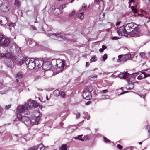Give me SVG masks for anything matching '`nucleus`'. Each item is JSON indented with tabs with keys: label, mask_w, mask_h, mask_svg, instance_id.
Instances as JSON below:
<instances>
[{
	"label": "nucleus",
	"mask_w": 150,
	"mask_h": 150,
	"mask_svg": "<svg viewBox=\"0 0 150 150\" xmlns=\"http://www.w3.org/2000/svg\"><path fill=\"white\" fill-rule=\"evenodd\" d=\"M40 119V117L39 116H33L30 119L26 117H24L23 118V122L27 126L38 124Z\"/></svg>",
	"instance_id": "nucleus-1"
},
{
	"label": "nucleus",
	"mask_w": 150,
	"mask_h": 150,
	"mask_svg": "<svg viewBox=\"0 0 150 150\" xmlns=\"http://www.w3.org/2000/svg\"><path fill=\"white\" fill-rule=\"evenodd\" d=\"M31 109V105L27 103L23 106H18L17 107V110L19 113H25V114L28 115L30 113L28 110Z\"/></svg>",
	"instance_id": "nucleus-2"
},
{
	"label": "nucleus",
	"mask_w": 150,
	"mask_h": 150,
	"mask_svg": "<svg viewBox=\"0 0 150 150\" xmlns=\"http://www.w3.org/2000/svg\"><path fill=\"white\" fill-rule=\"evenodd\" d=\"M10 43L9 38L5 37L2 35L0 34V46L4 47L8 46Z\"/></svg>",
	"instance_id": "nucleus-3"
},
{
	"label": "nucleus",
	"mask_w": 150,
	"mask_h": 150,
	"mask_svg": "<svg viewBox=\"0 0 150 150\" xmlns=\"http://www.w3.org/2000/svg\"><path fill=\"white\" fill-rule=\"evenodd\" d=\"M131 57V56L130 54H126L123 55H119L118 56L117 62H124L130 59Z\"/></svg>",
	"instance_id": "nucleus-4"
},
{
	"label": "nucleus",
	"mask_w": 150,
	"mask_h": 150,
	"mask_svg": "<svg viewBox=\"0 0 150 150\" xmlns=\"http://www.w3.org/2000/svg\"><path fill=\"white\" fill-rule=\"evenodd\" d=\"M46 34L49 36H51L54 39H57L58 40L62 41L65 38L64 36L60 35L59 34L52 33H50V31L46 32Z\"/></svg>",
	"instance_id": "nucleus-5"
},
{
	"label": "nucleus",
	"mask_w": 150,
	"mask_h": 150,
	"mask_svg": "<svg viewBox=\"0 0 150 150\" xmlns=\"http://www.w3.org/2000/svg\"><path fill=\"white\" fill-rule=\"evenodd\" d=\"M56 66L57 67L56 69H59V70H58L59 72H62L64 69V61L62 60L61 59H58L56 60Z\"/></svg>",
	"instance_id": "nucleus-6"
},
{
	"label": "nucleus",
	"mask_w": 150,
	"mask_h": 150,
	"mask_svg": "<svg viewBox=\"0 0 150 150\" xmlns=\"http://www.w3.org/2000/svg\"><path fill=\"white\" fill-rule=\"evenodd\" d=\"M26 65L29 69H34L35 67L34 59V58L27 59L26 62Z\"/></svg>",
	"instance_id": "nucleus-7"
},
{
	"label": "nucleus",
	"mask_w": 150,
	"mask_h": 150,
	"mask_svg": "<svg viewBox=\"0 0 150 150\" xmlns=\"http://www.w3.org/2000/svg\"><path fill=\"white\" fill-rule=\"evenodd\" d=\"M137 25L134 23H131L127 24L125 27L127 32L130 33L133 30L136 28Z\"/></svg>",
	"instance_id": "nucleus-8"
},
{
	"label": "nucleus",
	"mask_w": 150,
	"mask_h": 150,
	"mask_svg": "<svg viewBox=\"0 0 150 150\" xmlns=\"http://www.w3.org/2000/svg\"><path fill=\"white\" fill-rule=\"evenodd\" d=\"M118 33L119 35L126 36L127 35V32L125 27H121L118 30Z\"/></svg>",
	"instance_id": "nucleus-9"
},
{
	"label": "nucleus",
	"mask_w": 150,
	"mask_h": 150,
	"mask_svg": "<svg viewBox=\"0 0 150 150\" xmlns=\"http://www.w3.org/2000/svg\"><path fill=\"white\" fill-rule=\"evenodd\" d=\"M42 68L45 70L47 71L50 69L52 67V64L49 62H43L42 64Z\"/></svg>",
	"instance_id": "nucleus-10"
},
{
	"label": "nucleus",
	"mask_w": 150,
	"mask_h": 150,
	"mask_svg": "<svg viewBox=\"0 0 150 150\" xmlns=\"http://www.w3.org/2000/svg\"><path fill=\"white\" fill-rule=\"evenodd\" d=\"M43 63V61L42 59H34V64L35 67L40 68L42 66Z\"/></svg>",
	"instance_id": "nucleus-11"
},
{
	"label": "nucleus",
	"mask_w": 150,
	"mask_h": 150,
	"mask_svg": "<svg viewBox=\"0 0 150 150\" xmlns=\"http://www.w3.org/2000/svg\"><path fill=\"white\" fill-rule=\"evenodd\" d=\"M139 30L136 27L133 30L129 33L132 37H137L139 35Z\"/></svg>",
	"instance_id": "nucleus-12"
},
{
	"label": "nucleus",
	"mask_w": 150,
	"mask_h": 150,
	"mask_svg": "<svg viewBox=\"0 0 150 150\" xmlns=\"http://www.w3.org/2000/svg\"><path fill=\"white\" fill-rule=\"evenodd\" d=\"M8 22V19L6 17L3 16H0V23L1 25H6Z\"/></svg>",
	"instance_id": "nucleus-13"
},
{
	"label": "nucleus",
	"mask_w": 150,
	"mask_h": 150,
	"mask_svg": "<svg viewBox=\"0 0 150 150\" xmlns=\"http://www.w3.org/2000/svg\"><path fill=\"white\" fill-rule=\"evenodd\" d=\"M0 56L1 57H5L8 58H11L13 57L12 54L10 53H8L6 54L1 53Z\"/></svg>",
	"instance_id": "nucleus-14"
},
{
	"label": "nucleus",
	"mask_w": 150,
	"mask_h": 150,
	"mask_svg": "<svg viewBox=\"0 0 150 150\" xmlns=\"http://www.w3.org/2000/svg\"><path fill=\"white\" fill-rule=\"evenodd\" d=\"M83 96L85 99H89L91 98V94L88 92L85 91L83 93Z\"/></svg>",
	"instance_id": "nucleus-15"
},
{
	"label": "nucleus",
	"mask_w": 150,
	"mask_h": 150,
	"mask_svg": "<svg viewBox=\"0 0 150 150\" xmlns=\"http://www.w3.org/2000/svg\"><path fill=\"white\" fill-rule=\"evenodd\" d=\"M28 104L31 106V108L32 106L34 108H36L38 106V103L35 101L33 100L32 102H29L27 103Z\"/></svg>",
	"instance_id": "nucleus-16"
},
{
	"label": "nucleus",
	"mask_w": 150,
	"mask_h": 150,
	"mask_svg": "<svg viewBox=\"0 0 150 150\" xmlns=\"http://www.w3.org/2000/svg\"><path fill=\"white\" fill-rule=\"evenodd\" d=\"M22 76L23 74L21 72H18L15 76V78H16L17 81V82L19 81L18 79L22 78Z\"/></svg>",
	"instance_id": "nucleus-17"
},
{
	"label": "nucleus",
	"mask_w": 150,
	"mask_h": 150,
	"mask_svg": "<svg viewBox=\"0 0 150 150\" xmlns=\"http://www.w3.org/2000/svg\"><path fill=\"white\" fill-rule=\"evenodd\" d=\"M27 59V58L23 57L21 60L17 62V64L19 66H21L25 62L26 64Z\"/></svg>",
	"instance_id": "nucleus-18"
},
{
	"label": "nucleus",
	"mask_w": 150,
	"mask_h": 150,
	"mask_svg": "<svg viewBox=\"0 0 150 150\" xmlns=\"http://www.w3.org/2000/svg\"><path fill=\"white\" fill-rule=\"evenodd\" d=\"M28 41H29V43L30 45H31V47H33L36 46V43L34 40H30L28 41Z\"/></svg>",
	"instance_id": "nucleus-19"
},
{
	"label": "nucleus",
	"mask_w": 150,
	"mask_h": 150,
	"mask_svg": "<svg viewBox=\"0 0 150 150\" xmlns=\"http://www.w3.org/2000/svg\"><path fill=\"white\" fill-rule=\"evenodd\" d=\"M83 15L84 13L83 12H82L81 13L78 14L77 16L79 19L81 20H82L83 18Z\"/></svg>",
	"instance_id": "nucleus-20"
},
{
	"label": "nucleus",
	"mask_w": 150,
	"mask_h": 150,
	"mask_svg": "<svg viewBox=\"0 0 150 150\" xmlns=\"http://www.w3.org/2000/svg\"><path fill=\"white\" fill-rule=\"evenodd\" d=\"M67 144H63L62 145L60 148V150H67Z\"/></svg>",
	"instance_id": "nucleus-21"
},
{
	"label": "nucleus",
	"mask_w": 150,
	"mask_h": 150,
	"mask_svg": "<svg viewBox=\"0 0 150 150\" xmlns=\"http://www.w3.org/2000/svg\"><path fill=\"white\" fill-rule=\"evenodd\" d=\"M76 129V128L74 126H71L68 129V130L70 131V130H71V131H70L71 132H72Z\"/></svg>",
	"instance_id": "nucleus-22"
},
{
	"label": "nucleus",
	"mask_w": 150,
	"mask_h": 150,
	"mask_svg": "<svg viewBox=\"0 0 150 150\" xmlns=\"http://www.w3.org/2000/svg\"><path fill=\"white\" fill-rule=\"evenodd\" d=\"M110 98V96L108 95H102L101 96V99L102 100H106L109 99Z\"/></svg>",
	"instance_id": "nucleus-23"
},
{
	"label": "nucleus",
	"mask_w": 150,
	"mask_h": 150,
	"mask_svg": "<svg viewBox=\"0 0 150 150\" xmlns=\"http://www.w3.org/2000/svg\"><path fill=\"white\" fill-rule=\"evenodd\" d=\"M145 129L148 130V132L149 134V137H150V125H147L145 127Z\"/></svg>",
	"instance_id": "nucleus-24"
},
{
	"label": "nucleus",
	"mask_w": 150,
	"mask_h": 150,
	"mask_svg": "<svg viewBox=\"0 0 150 150\" xmlns=\"http://www.w3.org/2000/svg\"><path fill=\"white\" fill-rule=\"evenodd\" d=\"M15 4L16 6L19 7L20 6L21 3L19 0H15Z\"/></svg>",
	"instance_id": "nucleus-25"
},
{
	"label": "nucleus",
	"mask_w": 150,
	"mask_h": 150,
	"mask_svg": "<svg viewBox=\"0 0 150 150\" xmlns=\"http://www.w3.org/2000/svg\"><path fill=\"white\" fill-rule=\"evenodd\" d=\"M10 63L11 64L8 63H7L8 66L11 68H13L14 67V63L12 61H11Z\"/></svg>",
	"instance_id": "nucleus-26"
},
{
	"label": "nucleus",
	"mask_w": 150,
	"mask_h": 150,
	"mask_svg": "<svg viewBox=\"0 0 150 150\" xmlns=\"http://www.w3.org/2000/svg\"><path fill=\"white\" fill-rule=\"evenodd\" d=\"M97 60V58L95 56H93L91 59V61L92 62H95Z\"/></svg>",
	"instance_id": "nucleus-27"
},
{
	"label": "nucleus",
	"mask_w": 150,
	"mask_h": 150,
	"mask_svg": "<svg viewBox=\"0 0 150 150\" xmlns=\"http://www.w3.org/2000/svg\"><path fill=\"white\" fill-rule=\"evenodd\" d=\"M38 149L39 148L40 150H43L45 148L43 145L42 144H40L39 146H38Z\"/></svg>",
	"instance_id": "nucleus-28"
},
{
	"label": "nucleus",
	"mask_w": 150,
	"mask_h": 150,
	"mask_svg": "<svg viewBox=\"0 0 150 150\" xmlns=\"http://www.w3.org/2000/svg\"><path fill=\"white\" fill-rule=\"evenodd\" d=\"M54 94L56 96H58L59 95L60 91L58 90H55L54 92Z\"/></svg>",
	"instance_id": "nucleus-29"
},
{
	"label": "nucleus",
	"mask_w": 150,
	"mask_h": 150,
	"mask_svg": "<svg viewBox=\"0 0 150 150\" xmlns=\"http://www.w3.org/2000/svg\"><path fill=\"white\" fill-rule=\"evenodd\" d=\"M130 75L127 72H125L124 73V79H127L128 78L129 76Z\"/></svg>",
	"instance_id": "nucleus-30"
},
{
	"label": "nucleus",
	"mask_w": 150,
	"mask_h": 150,
	"mask_svg": "<svg viewBox=\"0 0 150 150\" xmlns=\"http://www.w3.org/2000/svg\"><path fill=\"white\" fill-rule=\"evenodd\" d=\"M134 83H133L131 84H129V86H130L127 88V89L128 90H131L134 87Z\"/></svg>",
	"instance_id": "nucleus-31"
},
{
	"label": "nucleus",
	"mask_w": 150,
	"mask_h": 150,
	"mask_svg": "<svg viewBox=\"0 0 150 150\" xmlns=\"http://www.w3.org/2000/svg\"><path fill=\"white\" fill-rule=\"evenodd\" d=\"M131 9L134 13H137V9L134 6H133L131 7Z\"/></svg>",
	"instance_id": "nucleus-32"
},
{
	"label": "nucleus",
	"mask_w": 150,
	"mask_h": 150,
	"mask_svg": "<svg viewBox=\"0 0 150 150\" xmlns=\"http://www.w3.org/2000/svg\"><path fill=\"white\" fill-rule=\"evenodd\" d=\"M87 6L85 4H83L82 7V9L84 10H86L87 9Z\"/></svg>",
	"instance_id": "nucleus-33"
},
{
	"label": "nucleus",
	"mask_w": 150,
	"mask_h": 150,
	"mask_svg": "<svg viewBox=\"0 0 150 150\" xmlns=\"http://www.w3.org/2000/svg\"><path fill=\"white\" fill-rule=\"evenodd\" d=\"M118 76L120 79L123 78L124 79V73H120L119 74Z\"/></svg>",
	"instance_id": "nucleus-34"
},
{
	"label": "nucleus",
	"mask_w": 150,
	"mask_h": 150,
	"mask_svg": "<svg viewBox=\"0 0 150 150\" xmlns=\"http://www.w3.org/2000/svg\"><path fill=\"white\" fill-rule=\"evenodd\" d=\"M17 117L18 118L19 120H21V119H23V118L24 117H22L21 115L20 114H17ZM22 120H23V119H22Z\"/></svg>",
	"instance_id": "nucleus-35"
},
{
	"label": "nucleus",
	"mask_w": 150,
	"mask_h": 150,
	"mask_svg": "<svg viewBox=\"0 0 150 150\" xmlns=\"http://www.w3.org/2000/svg\"><path fill=\"white\" fill-rule=\"evenodd\" d=\"M82 136V135H79L78 137H75V138L76 139H79L80 140H81V141H83V139L81 138V137Z\"/></svg>",
	"instance_id": "nucleus-36"
},
{
	"label": "nucleus",
	"mask_w": 150,
	"mask_h": 150,
	"mask_svg": "<svg viewBox=\"0 0 150 150\" xmlns=\"http://www.w3.org/2000/svg\"><path fill=\"white\" fill-rule=\"evenodd\" d=\"M97 77V76H95L93 77H91L90 79V80L92 81L95 80H96V78Z\"/></svg>",
	"instance_id": "nucleus-37"
},
{
	"label": "nucleus",
	"mask_w": 150,
	"mask_h": 150,
	"mask_svg": "<svg viewBox=\"0 0 150 150\" xmlns=\"http://www.w3.org/2000/svg\"><path fill=\"white\" fill-rule=\"evenodd\" d=\"M103 138L104 141L105 142L108 143L110 142V140L109 139H107L106 137H104Z\"/></svg>",
	"instance_id": "nucleus-38"
},
{
	"label": "nucleus",
	"mask_w": 150,
	"mask_h": 150,
	"mask_svg": "<svg viewBox=\"0 0 150 150\" xmlns=\"http://www.w3.org/2000/svg\"><path fill=\"white\" fill-rule=\"evenodd\" d=\"M140 55L143 58H144L145 57V54L144 52L140 53Z\"/></svg>",
	"instance_id": "nucleus-39"
},
{
	"label": "nucleus",
	"mask_w": 150,
	"mask_h": 150,
	"mask_svg": "<svg viewBox=\"0 0 150 150\" xmlns=\"http://www.w3.org/2000/svg\"><path fill=\"white\" fill-rule=\"evenodd\" d=\"M103 61H105L107 58V54H105L103 56Z\"/></svg>",
	"instance_id": "nucleus-40"
},
{
	"label": "nucleus",
	"mask_w": 150,
	"mask_h": 150,
	"mask_svg": "<svg viewBox=\"0 0 150 150\" xmlns=\"http://www.w3.org/2000/svg\"><path fill=\"white\" fill-rule=\"evenodd\" d=\"M38 149V146H34L30 148V150H37Z\"/></svg>",
	"instance_id": "nucleus-41"
},
{
	"label": "nucleus",
	"mask_w": 150,
	"mask_h": 150,
	"mask_svg": "<svg viewBox=\"0 0 150 150\" xmlns=\"http://www.w3.org/2000/svg\"><path fill=\"white\" fill-rule=\"evenodd\" d=\"M11 105L10 104L6 105L5 106V108L6 109V110L8 109L11 107Z\"/></svg>",
	"instance_id": "nucleus-42"
},
{
	"label": "nucleus",
	"mask_w": 150,
	"mask_h": 150,
	"mask_svg": "<svg viewBox=\"0 0 150 150\" xmlns=\"http://www.w3.org/2000/svg\"><path fill=\"white\" fill-rule=\"evenodd\" d=\"M75 14V11L74 10H73L72 12H71V13L69 15V16L71 17V16H73Z\"/></svg>",
	"instance_id": "nucleus-43"
},
{
	"label": "nucleus",
	"mask_w": 150,
	"mask_h": 150,
	"mask_svg": "<svg viewBox=\"0 0 150 150\" xmlns=\"http://www.w3.org/2000/svg\"><path fill=\"white\" fill-rule=\"evenodd\" d=\"M120 38L118 37H112V38L113 40H117L119 39Z\"/></svg>",
	"instance_id": "nucleus-44"
},
{
	"label": "nucleus",
	"mask_w": 150,
	"mask_h": 150,
	"mask_svg": "<svg viewBox=\"0 0 150 150\" xmlns=\"http://www.w3.org/2000/svg\"><path fill=\"white\" fill-rule=\"evenodd\" d=\"M143 78V77L142 76V75H139V76H138V77H137V79H139V80H142V79Z\"/></svg>",
	"instance_id": "nucleus-45"
},
{
	"label": "nucleus",
	"mask_w": 150,
	"mask_h": 150,
	"mask_svg": "<svg viewBox=\"0 0 150 150\" xmlns=\"http://www.w3.org/2000/svg\"><path fill=\"white\" fill-rule=\"evenodd\" d=\"M14 137L16 140H18L19 139L18 137V135H16V134L14 135Z\"/></svg>",
	"instance_id": "nucleus-46"
},
{
	"label": "nucleus",
	"mask_w": 150,
	"mask_h": 150,
	"mask_svg": "<svg viewBox=\"0 0 150 150\" xmlns=\"http://www.w3.org/2000/svg\"><path fill=\"white\" fill-rule=\"evenodd\" d=\"M76 119H78L80 117V115L79 113H78L76 114Z\"/></svg>",
	"instance_id": "nucleus-47"
},
{
	"label": "nucleus",
	"mask_w": 150,
	"mask_h": 150,
	"mask_svg": "<svg viewBox=\"0 0 150 150\" xmlns=\"http://www.w3.org/2000/svg\"><path fill=\"white\" fill-rule=\"evenodd\" d=\"M117 147L118 149H121L122 148V146L120 144H117Z\"/></svg>",
	"instance_id": "nucleus-48"
},
{
	"label": "nucleus",
	"mask_w": 150,
	"mask_h": 150,
	"mask_svg": "<svg viewBox=\"0 0 150 150\" xmlns=\"http://www.w3.org/2000/svg\"><path fill=\"white\" fill-rule=\"evenodd\" d=\"M60 95L63 97H64L65 96V93L63 92H61L60 93Z\"/></svg>",
	"instance_id": "nucleus-49"
},
{
	"label": "nucleus",
	"mask_w": 150,
	"mask_h": 150,
	"mask_svg": "<svg viewBox=\"0 0 150 150\" xmlns=\"http://www.w3.org/2000/svg\"><path fill=\"white\" fill-rule=\"evenodd\" d=\"M150 76V74H147L146 73L145 76H144L143 77V78H145L146 77H147L148 76Z\"/></svg>",
	"instance_id": "nucleus-50"
},
{
	"label": "nucleus",
	"mask_w": 150,
	"mask_h": 150,
	"mask_svg": "<svg viewBox=\"0 0 150 150\" xmlns=\"http://www.w3.org/2000/svg\"><path fill=\"white\" fill-rule=\"evenodd\" d=\"M102 1V0H95L94 1L96 2L97 3H98L99 4V3Z\"/></svg>",
	"instance_id": "nucleus-51"
},
{
	"label": "nucleus",
	"mask_w": 150,
	"mask_h": 150,
	"mask_svg": "<svg viewBox=\"0 0 150 150\" xmlns=\"http://www.w3.org/2000/svg\"><path fill=\"white\" fill-rule=\"evenodd\" d=\"M108 92V90L107 89L103 90L102 92L103 93H106Z\"/></svg>",
	"instance_id": "nucleus-52"
},
{
	"label": "nucleus",
	"mask_w": 150,
	"mask_h": 150,
	"mask_svg": "<svg viewBox=\"0 0 150 150\" xmlns=\"http://www.w3.org/2000/svg\"><path fill=\"white\" fill-rule=\"evenodd\" d=\"M55 11H58L59 12L58 13V14L60 13V10L59 9H58V8H55Z\"/></svg>",
	"instance_id": "nucleus-53"
},
{
	"label": "nucleus",
	"mask_w": 150,
	"mask_h": 150,
	"mask_svg": "<svg viewBox=\"0 0 150 150\" xmlns=\"http://www.w3.org/2000/svg\"><path fill=\"white\" fill-rule=\"evenodd\" d=\"M40 78V77L39 76H35V80H37L38 79H39V78Z\"/></svg>",
	"instance_id": "nucleus-54"
},
{
	"label": "nucleus",
	"mask_w": 150,
	"mask_h": 150,
	"mask_svg": "<svg viewBox=\"0 0 150 150\" xmlns=\"http://www.w3.org/2000/svg\"><path fill=\"white\" fill-rule=\"evenodd\" d=\"M139 74V73H138V72H136V73H133V74H132V76H133L134 75H135V76H137V75H138Z\"/></svg>",
	"instance_id": "nucleus-55"
},
{
	"label": "nucleus",
	"mask_w": 150,
	"mask_h": 150,
	"mask_svg": "<svg viewBox=\"0 0 150 150\" xmlns=\"http://www.w3.org/2000/svg\"><path fill=\"white\" fill-rule=\"evenodd\" d=\"M13 24V23H8L6 26L8 25V26H10L11 25Z\"/></svg>",
	"instance_id": "nucleus-56"
},
{
	"label": "nucleus",
	"mask_w": 150,
	"mask_h": 150,
	"mask_svg": "<svg viewBox=\"0 0 150 150\" xmlns=\"http://www.w3.org/2000/svg\"><path fill=\"white\" fill-rule=\"evenodd\" d=\"M102 48L104 50L106 48V47L104 45H103L102 46Z\"/></svg>",
	"instance_id": "nucleus-57"
},
{
	"label": "nucleus",
	"mask_w": 150,
	"mask_h": 150,
	"mask_svg": "<svg viewBox=\"0 0 150 150\" xmlns=\"http://www.w3.org/2000/svg\"><path fill=\"white\" fill-rule=\"evenodd\" d=\"M120 23V22L119 21H117L116 23V25H119Z\"/></svg>",
	"instance_id": "nucleus-58"
},
{
	"label": "nucleus",
	"mask_w": 150,
	"mask_h": 150,
	"mask_svg": "<svg viewBox=\"0 0 150 150\" xmlns=\"http://www.w3.org/2000/svg\"><path fill=\"white\" fill-rule=\"evenodd\" d=\"M128 92V91H123V92H122L121 93V94H124L125 93H127Z\"/></svg>",
	"instance_id": "nucleus-59"
},
{
	"label": "nucleus",
	"mask_w": 150,
	"mask_h": 150,
	"mask_svg": "<svg viewBox=\"0 0 150 150\" xmlns=\"http://www.w3.org/2000/svg\"><path fill=\"white\" fill-rule=\"evenodd\" d=\"M31 28H32L33 30H35L36 28L35 26H32Z\"/></svg>",
	"instance_id": "nucleus-60"
},
{
	"label": "nucleus",
	"mask_w": 150,
	"mask_h": 150,
	"mask_svg": "<svg viewBox=\"0 0 150 150\" xmlns=\"http://www.w3.org/2000/svg\"><path fill=\"white\" fill-rule=\"evenodd\" d=\"M91 103V102L90 101H88L87 102H86V105H89Z\"/></svg>",
	"instance_id": "nucleus-61"
},
{
	"label": "nucleus",
	"mask_w": 150,
	"mask_h": 150,
	"mask_svg": "<svg viewBox=\"0 0 150 150\" xmlns=\"http://www.w3.org/2000/svg\"><path fill=\"white\" fill-rule=\"evenodd\" d=\"M66 4L63 5L62 6V8L63 9L65 7V6Z\"/></svg>",
	"instance_id": "nucleus-62"
},
{
	"label": "nucleus",
	"mask_w": 150,
	"mask_h": 150,
	"mask_svg": "<svg viewBox=\"0 0 150 150\" xmlns=\"http://www.w3.org/2000/svg\"><path fill=\"white\" fill-rule=\"evenodd\" d=\"M104 50L102 48H100L99 50L100 52H102Z\"/></svg>",
	"instance_id": "nucleus-63"
},
{
	"label": "nucleus",
	"mask_w": 150,
	"mask_h": 150,
	"mask_svg": "<svg viewBox=\"0 0 150 150\" xmlns=\"http://www.w3.org/2000/svg\"><path fill=\"white\" fill-rule=\"evenodd\" d=\"M86 66L87 67V66H89V63L88 62H86Z\"/></svg>",
	"instance_id": "nucleus-64"
}]
</instances>
